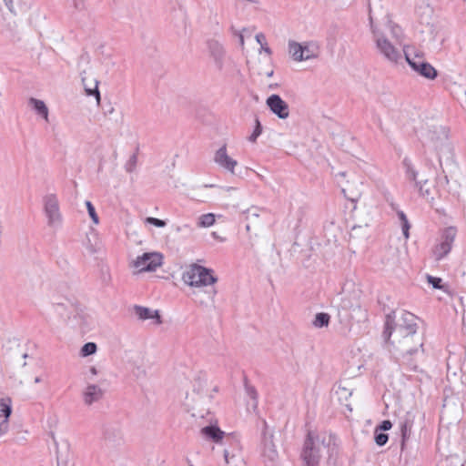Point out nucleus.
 Returning a JSON list of instances; mask_svg holds the SVG:
<instances>
[{"label": "nucleus", "instance_id": "37", "mask_svg": "<svg viewBox=\"0 0 466 466\" xmlns=\"http://www.w3.org/2000/svg\"><path fill=\"white\" fill-rule=\"evenodd\" d=\"M146 223H148L150 225H153L157 228H164L167 225V222L165 220L153 218V217H147L146 218Z\"/></svg>", "mask_w": 466, "mask_h": 466}, {"label": "nucleus", "instance_id": "9", "mask_svg": "<svg viewBox=\"0 0 466 466\" xmlns=\"http://www.w3.org/2000/svg\"><path fill=\"white\" fill-rule=\"evenodd\" d=\"M162 264V256L159 253H144L133 261V267L139 272L154 271Z\"/></svg>", "mask_w": 466, "mask_h": 466}, {"label": "nucleus", "instance_id": "22", "mask_svg": "<svg viewBox=\"0 0 466 466\" xmlns=\"http://www.w3.org/2000/svg\"><path fill=\"white\" fill-rule=\"evenodd\" d=\"M28 105L35 111L37 115L42 116L46 122H48V108L43 100H39L34 97L29 98Z\"/></svg>", "mask_w": 466, "mask_h": 466}, {"label": "nucleus", "instance_id": "29", "mask_svg": "<svg viewBox=\"0 0 466 466\" xmlns=\"http://www.w3.org/2000/svg\"><path fill=\"white\" fill-rule=\"evenodd\" d=\"M97 346L95 342H87L82 347L80 353L83 357L93 355L96 352Z\"/></svg>", "mask_w": 466, "mask_h": 466}, {"label": "nucleus", "instance_id": "18", "mask_svg": "<svg viewBox=\"0 0 466 466\" xmlns=\"http://www.w3.org/2000/svg\"><path fill=\"white\" fill-rule=\"evenodd\" d=\"M289 53L293 60L298 62L316 57L315 54H306L304 56L303 44H299L293 40L289 41Z\"/></svg>", "mask_w": 466, "mask_h": 466}, {"label": "nucleus", "instance_id": "12", "mask_svg": "<svg viewBox=\"0 0 466 466\" xmlns=\"http://www.w3.org/2000/svg\"><path fill=\"white\" fill-rule=\"evenodd\" d=\"M266 105L269 110L281 119H286L289 116V105L280 97V96L273 94L266 100Z\"/></svg>", "mask_w": 466, "mask_h": 466}, {"label": "nucleus", "instance_id": "47", "mask_svg": "<svg viewBox=\"0 0 466 466\" xmlns=\"http://www.w3.org/2000/svg\"><path fill=\"white\" fill-rule=\"evenodd\" d=\"M90 372L93 374V375H96L97 374V370L95 367H91L90 368Z\"/></svg>", "mask_w": 466, "mask_h": 466}, {"label": "nucleus", "instance_id": "36", "mask_svg": "<svg viewBox=\"0 0 466 466\" xmlns=\"http://www.w3.org/2000/svg\"><path fill=\"white\" fill-rule=\"evenodd\" d=\"M427 280H428V283L431 284L434 289H442V285H441L442 279L441 278L427 275Z\"/></svg>", "mask_w": 466, "mask_h": 466}, {"label": "nucleus", "instance_id": "15", "mask_svg": "<svg viewBox=\"0 0 466 466\" xmlns=\"http://www.w3.org/2000/svg\"><path fill=\"white\" fill-rule=\"evenodd\" d=\"M414 424V415L410 412H407L399 422L400 435H401V450H404L406 441L410 439L411 430Z\"/></svg>", "mask_w": 466, "mask_h": 466}, {"label": "nucleus", "instance_id": "2", "mask_svg": "<svg viewBox=\"0 0 466 466\" xmlns=\"http://www.w3.org/2000/svg\"><path fill=\"white\" fill-rule=\"evenodd\" d=\"M334 445L331 436L309 432L301 453L305 466H318L323 451L334 450Z\"/></svg>", "mask_w": 466, "mask_h": 466}, {"label": "nucleus", "instance_id": "20", "mask_svg": "<svg viewBox=\"0 0 466 466\" xmlns=\"http://www.w3.org/2000/svg\"><path fill=\"white\" fill-rule=\"evenodd\" d=\"M8 10L14 15L22 14L31 7V0H3Z\"/></svg>", "mask_w": 466, "mask_h": 466}, {"label": "nucleus", "instance_id": "44", "mask_svg": "<svg viewBox=\"0 0 466 466\" xmlns=\"http://www.w3.org/2000/svg\"><path fill=\"white\" fill-rule=\"evenodd\" d=\"M303 49H304V56H305L306 54H313V53L310 51V49H309V45H308V44H303Z\"/></svg>", "mask_w": 466, "mask_h": 466}, {"label": "nucleus", "instance_id": "10", "mask_svg": "<svg viewBox=\"0 0 466 466\" xmlns=\"http://www.w3.org/2000/svg\"><path fill=\"white\" fill-rule=\"evenodd\" d=\"M207 49L217 70L222 71L226 62V50L224 46L217 39L210 38L206 42Z\"/></svg>", "mask_w": 466, "mask_h": 466}, {"label": "nucleus", "instance_id": "27", "mask_svg": "<svg viewBox=\"0 0 466 466\" xmlns=\"http://www.w3.org/2000/svg\"><path fill=\"white\" fill-rule=\"evenodd\" d=\"M216 219L213 213L203 214L198 218V226L200 228H208L214 225Z\"/></svg>", "mask_w": 466, "mask_h": 466}, {"label": "nucleus", "instance_id": "30", "mask_svg": "<svg viewBox=\"0 0 466 466\" xmlns=\"http://www.w3.org/2000/svg\"><path fill=\"white\" fill-rule=\"evenodd\" d=\"M374 441L378 446H384L389 441V435L378 429H375Z\"/></svg>", "mask_w": 466, "mask_h": 466}, {"label": "nucleus", "instance_id": "51", "mask_svg": "<svg viewBox=\"0 0 466 466\" xmlns=\"http://www.w3.org/2000/svg\"><path fill=\"white\" fill-rule=\"evenodd\" d=\"M41 380H41V378H40V377H35V383H39V382H41Z\"/></svg>", "mask_w": 466, "mask_h": 466}, {"label": "nucleus", "instance_id": "23", "mask_svg": "<svg viewBox=\"0 0 466 466\" xmlns=\"http://www.w3.org/2000/svg\"><path fill=\"white\" fill-rule=\"evenodd\" d=\"M85 74H86L85 71H83L81 73V80L84 85L85 91L87 96H95L97 103L99 104L101 96H100V92L98 90V81L95 80L93 87H86V77Z\"/></svg>", "mask_w": 466, "mask_h": 466}, {"label": "nucleus", "instance_id": "35", "mask_svg": "<svg viewBox=\"0 0 466 466\" xmlns=\"http://www.w3.org/2000/svg\"><path fill=\"white\" fill-rule=\"evenodd\" d=\"M86 206L88 214H89L92 221L95 224H98L99 218H98V216L96 212V209H95V207L93 206V204L90 201H86Z\"/></svg>", "mask_w": 466, "mask_h": 466}, {"label": "nucleus", "instance_id": "52", "mask_svg": "<svg viewBox=\"0 0 466 466\" xmlns=\"http://www.w3.org/2000/svg\"><path fill=\"white\" fill-rule=\"evenodd\" d=\"M443 180L445 181V183H448V178L446 176H444Z\"/></svg>", "mask_w": 466, "mask_h": 466}, {"label": "nucleus", "instance_id": "26", "mask_svg": "<svg viewBox=\"0 0 466 466\" xmlns=\"http://www.w3.org/2000/svg\"><path fill=\"white\" fill-rule=\"evenodd\" d=\"M12 412L11 400L9 398L0 399V417L8 419Z\"/></svg>", "mask_w": 466, "mask_h": 466}, {"label": "nucleus", "instance_id": "34", "mask_svg": "<svg viewBox=\"0 0 466 466\" xmlns=\"http://www.w3.org/2000/svg\"><path fill=\"white\" fill-rule=\"evenodd\" d=\"M137 163V152H135L130 156L129 159L127 161L125 165V168L127 172L131 173L135 170Z\"/></svg>", "mask_w": 466, "mask_h": 466}, {"label": "nucleus", "instance_id": "46", "mask_svg": "<svg viewBox=\"0 0 466 466\" xmlns=\"http://www.w3.org/2000/svg\"><path fill=\"white\" fill-rule=\"evenodd\" d=\"M64 307H65V305H64L63 303H58V304H56V309H57L59 312H61V311H60V309H64Z\"/></svg>", "mask_w": 466, "mask_h": 466}, {"label": "nucleus", "instance_id": "43", "mask_svg": "<svg viewBox=\"0 0 466 466\" xmlns=\"http://www.w3.org/2000/svg\"><path fill=\"white\" fill-rule=\"evenodd\" d=\"M74 5L76 9H82L84 7L83 0H74Z\"/></svg>", "mask_w": 466, "mask_h": 466}, {"label": "nucleus", "instance_id": "5", "mask_svg": "<svg viewBox=\"0 0 466 466\" xmlns=\"http://www.w3.org/2000/svg\"><path fill=\"white\" fill-rule=\"evenodd\" d=\"M224 444L228 445L223 451L226 463L229 466H245L241 454V445L238 437L234 434H228L225 438Z\"/></svg>", "mask_w": 466, "mask_h": 466}, {"label": "nucleus", "instance_id": "54", "mask_svg": "<svg viewBox=\"0 0 466 466\" xmlns=\"http://www.w3.org/2000/svg\"><path fill=\"white\" fill-rule=\"evenodd\" d=\"M26 357H27V354H26V353L23 355V358H25V359Z\"/></svg>", "mask_w": 466, "mask_h": 466}, {"label": "nucleus", "instance_id": "6", "mask_svg": "<svg viewBox=\"0 0 466 466\" xmlns=\"http://www.w3.org/2000/svg\"><path fill=\"white\" fill-rule=\"evenodd\" d=\"M44 212L47 218V225L56 228L62 223L59 201L55 194H47L43 198Z\"/></svg>", "mask_w": 466, "mask_h": 466}, {"label": "nucleus", "instance_id": "17", "mask_svg": "<svg viewBox=\"0 0 466 466\" xmlns=\"http://www.w3.org/2000/svg\"><path fill=\"white\" fill-rule=\"evenodd\" d=\"M427 137L437 148L440 145L448 139V129L442 126H434L428 131Z\"/></svg>", "mask_w": 466, "mask_h": 466}, {"label": "nucleus", "instance_id": "41", "mask_svg": "<svg viewBox=\"0 0 466 466\" xmlns=\"http://www.w3.org/2000/svg\"><path fill=\"white\" fill-rule=\"evenodd\" d=\"M410 228V225L409 223V220H405V222L401 224L402 232L406 238H409Z\"/></svg>", "mask_w": 466, "mask_h": 466}, {"label": "nucleus", "instance_id": "21", "mask_svg": "<svg viewBox=\"0 0 466 466\" xmlns=\"http://www.w3.org/2000/svg\"><path fill=\"white\" fill-rule=\"evenodd\" d=\"M201 434L212 441L218 443L223 441L225 432L222 431L217 425H208L203 427L200 431Z\"/></svg>", "mask_w": 466, "mask_h": 466}, {"label": "nucleus", "instance_id": "42", "mask_svg": "<svg viewBox=\"0 0 466 466\" xmlns=\"http://www.w3.org/2000/svg\"><path fill=\"white\" fill-rule=\"evenodd\" d=\"M397 216H398L399 219L400 220L401 224L404 223L405 220H408L407 216L405 215V213L402 210H399L397 212Z\"/></svg>", "mask_w": 466, "mask_h": 466}, {"label": "nucleus", "instance_id": "45", "mask_svg": "<svg viewBox=\"0 0 466 466\" xmlns=\"http://www.w3.org/2000/svg\"><path fill=\"white\" fill-rule=\"evenodd\" d=\"M114 112V107L109 106L107 109H105V115L112 114Z\"/></svg>", "mask_w": 466, "mask_h": 466}, {"label": "nucleus", "instance_id": "32", "mask_svg": "<svg viewBox=\"0 0 466 466\" xmlns=\"http://www.w3.org/2000/svg\"><path fill=\"white\" fill-rule=\"evenodd\" d=\"M256 40L260 45L261 49L268 56L272 54L271 49L268 46L266 36L264 34L259 33L256 35Z\"/></svg>", "mask_w": 466, "mask_h": 466}, {"label": "nucleus", "instance_id": "1", "mask_svg": "<svg viewBox=\"0 0 466 466\" xmlns=\"http://www.w3.org/2000/svg\"><path fill=\"white\" fill-rule=\"evenodd\" d=\"M417 318L410 312L404 311L395 323L390 314L387 315L383 337L387 342L395 345L400 352L403 364L410 370H418L417 357L423 353V343L418 340L413 346L411 342L417 334Z\"/></svg>", "mask_w": 466, "mask_h": 466}, {"label": "nucleus", "instance_id": "28", "mask_svg": "<svg viewBox=\"0 0 466 466\" xmlns=\"http://www.w3.org/2000/svg\"><path fill=\"white\" fill-rule=\"evenodd\" d=\"M403 165L406 168V177L409 180L417 181V171L412 167L410 161L408 158H404Z\"/></svg>", "mask_w": 466, "mask_h": 466}, {"label": "nucleus", "instance_id": "39", "mask_svg": "<svg viewBox=\"0 0 466 466\" xmlns=\"http://www.w3.org/2000/svg\"><path fill=\"white\" fill-rule=\"evenodd\" d=\"M392 427V423L389 420H382L379 426H377L375 429H378L381 431H386L390 430Z\"/></svg>", "mask_w": 466, "mask_h": 466}, {"label": "nucleus", "instance_id": "16", "mask_svg": "<svg viewBox=\"0 0 466 466\" xmlns=\"http://www.w3.org/2000/svg\"><path fill=\"white\" fill-rule=\"evenodd\" d=\"M104 390L96 384H88L83 393V400L86 405H92L104 397Z\"/></svg>", "mask_w": 466, "mask_h": 466}, {"label": "nucleus", "instance_id": "38", "mask_svg": "<svg viewBox=\"0 0 466 466\" xmlns=\"http://www.w3.org/2000/svg\"><path fill=\"white\" fill-rule=\"evenodd\" d=\"M341 191H342L343 195L345 196V198H347L349 200H350L351 202H354V203L357 202L360 197V194L359 192L348 194L347 188H342Z\"/></svg>", "mask_w": 466, "mask_h": 466}, {"label": "nucleus", "instance_id": "19", "mask_svg": "<svg viewBox=\"0 0 466 466\" xmlns=\"http://www.w3.org/2000/svg\"><path fill=\"white\" fill-rule=\"evenodd\" d=\"M134 312L141 320L152 319L156 320L157 325L162 324V319L158 310H152L149 308L136 305L134 306Z\"/></svg>", "mask_w": 466, "mask_h": 466}, {"label": "nucleus", "instance_id": "53", "mask_svg": "<svg viewBox=\"0 0 466 466\" xmlns=\"http://www.w3.org/2000/svg\"><path fill=\"white\" fill-rule=\"evenodd\" d=\"M464 326H466V316L463 318Z\"/></svg>", "mask_w": 466, "mask_h": 466}, {"label": "nucleus", "instance_id": "4", "mask_svg": "<svg viewBox=\"0 0 466 466\" xmlns=\"http://www.w3.org/2000/svg\"><path fill=\"white\" fill-rule=\"evenodd\" d=\"M373 39L380 54L390 63L397 64L401 59V53L378 29L371 27Z\"/></svg>", "mask_w": 466, "mask_h": 466}, {"label": "nucleus", "instance_id": "24", "mask_svg": "<svg viewBox=\"0 0 466 466\" xmlns=\"http://www.w3.org/2000/svg\"><path fill=\"white\" fill-rule=\"evenodd\" d=\"M416 186L418 187L421 197L425 198L427 200L430 201H432L434 199V196L429 187L427 179L422 181H416Z\"/></svg>", "mask_w": 466, "mask_h": 466}, {"label": "nucleus", "instance_id": "25", "mask_svg": "<svg viewBox=\"0 0 466 466\" xmlns=\"http://www.w3.org/2000/svg\"><path fill=\"white\" fill-rule=\"evenodd\" d=\"M330 316L326 312L317 313L312 322L313 326L318 329L328 327L329 324Z\"/></svg>", "mask_w": 466, "mask_h": 466}, {"label": "nucleus", "instance_id": "14", "mask_svg": "<svg viewBox=\"0 0 466 466\" xmlns=\"http://www.w3.org/2000/svg\"><path fill=\"white\" fill-rule=\"evenodd\" d=\"M214 161L222 168L229 171L231 174H234V169L238 165L237 160L233 159L228 155L227 146L223 145L219 147L214 157Z\"/></svg>", "mask_w": 466, "mask_h": 466}, {"label": "nucleus", "instance_id": "40", "mask_svg": "<svg viewBox=\"0 0 466 466\" xmlns=\"http://www.w3.org/2000/svg\"><path fill=\"white\" fill-rule=\"evenodd\" d=\"M8 427L9 425L7 419H5L0 422V436L7 432Z\"/></svg>", "mask_w": 466, "mask_h": 466}, {"label": "nucleus", "instance_id": "50", "mask_svg": "<svg viewBox=\"0 0 466 466\" xmlns=\"http://www.w3.org/2000/svg\"><path fill=\"white\" fill-rule=\"evenodd\" d=\"M273 73H274L273 70H271V71L268 72L266 75H267V76L271 77L273 76Z\"/></svg>", "mask_w": 466, "mask_h": 466}, {"label": "nucleus", "instance_id": "3", "mask_svg": "<svg viewBox=\"0 0 466 466\" xmlns=\"http://www.w3.org/2000/svg\"><path fill=\"white\" fill-rule=\"evenodd\" d=\"M183 281L191 287H206L218 281L213 270L203 266L193 264L182 276Z\"/></svg>", "mask_w": 466, "mask_h": 466}, {"label": "nucleus", "instance_id": "11", "mask_svg": "<svg viewBox=\"0 0 466 466\" xmlns=\"http://www.w3.org/2000/svg\"><path fill=\"white\" fill-rule=\"evenodd\" d=\"M405 58L410 66L421 76L431 80L437 77V70L430 63L425 62L421 57L416 56L415 57L410 58V56L405 53Z\"/></svg>", "mask_w": 466, "mask_h": 466}, {"label": "nucleus", "instance_id": "33", "mask_svg": "<svg viewBox=\"0 0 466 466\" xmlns=\"http://www.w3.org/2000/svg\"><path fill=\"white\" fill-rule=\"evenodd\" d=\"M255 128L252 134L248 137V140L252 143L256 142L257 138L260 136L262 132V126L258 117L255 119Z\"/></svg>", "mask_w": 466, "mask_h": 466}, {"label": "nucleus", "instance_id": "49", "mask_svg": "<svg viewBox=\"0 0 466 466\" xmlns=\"http://www.w3.org/2000/svg\"><path fill=\"white\" fill-rule=\"evenodd\" d=\"M239 41H240V44L243 46L244 45V37L242 35H239Z\"/></svg>", "mask_w": 466, "mask_h": 466}, {"label": "nucleus", "instance_id": "8", "mask_svg": "<svg viewBox=\"0 0 466 466\" xmlns=\"http://www.w3.org/2000/svg\"><path fill=\"white\" fill-rule=\"evenodd\" d=\"M456 234L457 230L454 227H449L443 230L441 243L437 244L432 251L436 260L442 259L451 252Z\"/></svg>", "mask_w": 466, "mask_h": 466}, {"label": "nucleus", "instance_id": "31", "mask_svg": "<svg viewBox=\"0 0 466 466\" xmlns=\"http://www.w3.org/2000/svg\"><path fill=\"white\" fill-rule=\"evenodd\" d=\"M245 391L246 394L254 400V406L256 407L258 404V392L254 386L248 383L247 379H245Z\"/></svg>", "mask_w": 466, "mask_h": 466}, {"label": "nucleus", "instance_id": "7", "mask_svg": "<svg viewBox=\"0 0 466 466\" xmlns=\"http://www.w3.org/2000/svg\"><path fill=\"white\" fill-rule=\"evenodd\" d=\"M261 455L264 458V461L271 465H274L279 458V453L273 441V434L268 432V424L265 420H263Z\"/></svg>", "mask_w": 466, "mask_h": 466}, {"label": "nucleus", "instance_id": "48", "mask_svg": "<svg viewBox=\"0 0 466 466\" xmlns=\"http://www.w3.org/2000/svg\"><path fill=\"white\" fill-rule=\"evenodd\" d=\"M399 30H400V28H399L398 26H393V27H392V33H393V35H397V31H399Z\"/></svg>", "mask_w": 466, "mask_h": 466}, {"label": "nucleus", "instance_id": "13", "mask_svg": "<svg viewBox=\"0 0 466 466\" xmlns=\"http://www.w3.org/2000/svg\"><path fill=\"white\" fill-rule=\"evenodd\" d=\"M339 309L345 311L356 312L364 319L366 318V310L361 308L360 296L356 292L344 296L341 299Z\"/></svg>", "mask_w": 466, "mask_h": 466}]
</instances>
